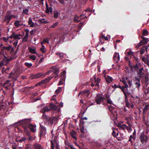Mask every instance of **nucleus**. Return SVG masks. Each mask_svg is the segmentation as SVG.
<instances>
[{"instance_id":"nucleus-17","label":"nucleus","mask_w":149,"mask_h":149,"mask_svg":"<svg viewBox=\"0 0 149 149\" xmlns=\"http://www.w3.org/2000/svg\"><path fill=\"white\" fill-rule=\"evenodd\" d=\"M52 78V77H49L48 78H46L45 80L41 81L40 82L38 83V85H40L42 84H45L47 82H48Z\"/></svg>"},{"instance_id":"nucleus-35","label":"nucleus","mask_w":149,"mask_h":149,"mask_svg":"<svg viewBox=\"0 0 149 149\" xmlns=\"http://www.w3.org/2000/svg\"><path fill=\"white\" fill-rule=\"evenodd\" d=\"M28 49L30 52L33 54H36V52L35 49L31 48V47H28Z\"/></svg>"},{"instance_id":"nucleus-41","label":"nucleus","mask_w":149,"mask_h":149,"mask_svg":"<svg viewBox=\"0 0 149 149\" xmlns=\"http://www.w3.org/2000/svg\"><path fill=\"white\" fill-rule=\"evenodd\" d=\"M56 54L60 57H63L64 56V54L63 52H57Z\"/></svg>"},{"instance_id":"nucleus-29","label":"nucleus","mask_w":149,"mask_h":149,"mask_svg":"<svg viewBox=\"0 0 149 149\" xmlns=\"http://www.w3.org/2000/svg\"><path fill=\"white\" fill-rule=\"evenodd\" d=\"M106 98L107 99V103L109 104H111L112 103V101L111 100L109 96L107 95H106Z\"/></svg>"},{"instance_id":"nucleus-21","label":"nucleus","mask_w":149,"mask_h":149,"mask_svg":"<svg viewBox=\"0 0 149 149\" xmlns=\"http://www.w3.org/2000/svg\"><path fill=\"white\" fill-rule=\"evenodd\" d=\"M17 57V56L15 54L13 53L12 54L10 57L9 58H7L9 62L10 61L15 59Z\"/></svg>"},{"instance_id":"nucleus-15","label":"nucleus","mask_w":149,"mask_h":149,"mask_svg":"<svg viewBox=\"0 0 149 149\" xmlns=\"http://www.w3.org/2000/svg\"><path fill=\"white\" fill-rule=\"evenodd\" d=\"M114 60L116 63H117L120 60L119 55L118 53H116L113 55Z\"/></svg>"},{"instance_id":"nucleus-11","label":"nucleus","mask_w":149,"mask_h":149,"mask_svg":"<svg viewBox=\"0 0 149 149\" xmlns=\"http://www.w3.org/2000/svg\"><path fill=\"white\" fill-rule=\"evenodd\" d=\"M14 24L17 28H19L23 25V24L22 23L21 21L16 20L15 21Z\"/></svg>"},{"instance_id":"nucleus-43","label":"nucleus","mask_w":149,"mask_h":149,"mask_svg":"<svg viewBox=\"0 0 149 149\" xmlns=\"http://www.w3.org/2000/svg\"><path fill=\"white\" fill-rule=\"evenodd\" d=\"M50 106L51 107V109H52L54 110H56L57 108V106L53 104L50 105Z\"/></svg>"},{"instance_id":"nucleus-64","label":"nucleus","mask_w":149,"mask_h":149,"mask_svg":"<svg viewBox=\"0 0 149 149\" xmlns=\"http://www.w3.org/2000/svg\"><path fill=\"white\" fill-rule=\"evenodd\" d=\"M147 58H145V57H143L142 58V60L143 61L146 63V62H147L146 60Z\"/></svg>"},{"instance_id":"nucleus-52","label":"nucleus","mask_w":149,"mask_h":149,"mask_svg":"<svg viewBox=\"0 0 149 149\" xmlns=\"http://www.w3.org/2000/svg\"><path fill=\"white\" fill-rule=\"evenodd\" d=\"M94 81L95 82H98L99 83L101 81V79L99 77L96 79L95 77H94Z\"/></svg>"},{"instance_id":"nucleus-47","label":"nucleus","mask_w":149,"mask_h":149,"mask_svg":"<svg viewBox=\"0 0 149 149\" xmlns=\"http://www.w3.org/2000/svg\"><path fill=\"white\" fill-rule=\"evenodd\" d=\"M108 108L111 113H113L114 108L112 106L110 105L108 107Z\"/></svg>"},{"instance_id":"nucleus-28","label":"nucleus","mask_w":149,"mask_h":149,"mask_svg":"<svg viewBox=\"0 0 149 149\" xmlns=\"http://www.w3.org/2000/svg\"><path fill=\"white\" fill-rule=\"evenodd\" d=\"M51 141H53V146H54V144H56V149H60L59 147V145H58V144L57 143V142H56V140H55V139H54V141H53L52 140H51V146H52ZM51 148H52L51 146ZM51 149H52V148H51Z\"/></svg>"},{"instance_id":"nucleus-36","label":"nucleus","mask_w":149,"mask_h":149,"mask_svg":"<svg viewBox=\"0 0 149 149\" xmlns=\"http://www.w3.org/2000/svg\"><path fill=\"white\" fill-rule=\"evenodd\" d=\"M28 36L29 34H28L27 33L25 35L23 38L22 41V42H26L27 41Z\"/></svg>"},{"instance_id":"nucleus-45","label":"nucleus","mask_w":149,"mask_h":149,"mask_svg":"<svg viewBox=\"0 0 149 149\" xmlns=\"http://www.w3.org/2000/svg\"><path fill=\"white\" fill-rule=\"evenodd\" d=\"M112 134L113 136L115 137H116L118 135V132H116L115 130H113L112 132Z\"/></svg>"},{"instance_id":"nucleus-51","label":"nucleus","mask_w":149,"mask_h":149,"mask_svg":"<svg viewBox=\"0 0 149 149\" xmlns=\"http://www.w3.org/2000/svg\"><path fill=\"white\" fill-rule=\"evenodd\" d=\"M29 10L27 8H25L23 10V13L28 15Z\"/></svg>"},{"instance_id":"nucleus-46","label":"nucleus","mask_w":149,"mask_h":149,"mask_svg":"<svg viewBox=\"0 0 149 149\" xmlns=\"http://www.w3.org/2000/svg\"><path fill=\"white\" fill-rule=\"evenodd\" d=\"M80 17H78L77 15H76L74 17V21L76 22H78L80 21L79 19Z\"/></svg>"},{"instance_id":"nucleus-59","label":"nucleus","mask_w":149,"mask_h":149,"mask_svg":"<svg viewBox=\"0 0 149 149\" xmlns=\"http://www.w3.org/2000/svg\"><path fill=\"white\" fill-rule=\"evenodd\" d=\"M69 147L71 149H76V148H74L73 147V146L72 145H69ZM65 149H68V148L67 147H65Z\"/></svg>"},{"instance_id":"nucleus-10","label":"nucleus","mask_w":149,"mask_h":149,"mask_svg":"<svg viewBox=\"0 0 149 149\" xmlns=\"http://www.w3.org/2000/svg\"><path fill=\"white\" fill-rule=\"evenodd\" d=\"M144 96L146 99L149 98V87L148 88H144Z\"/></svg>"},{"instance_id":"nucleus-18","label":"nucleus","mask_w":149,"mask_h":149,"mask_svg":"<svg viewBox=\"0 0 149 149\" xmlns=\"http://www.w3.org/2000/svg\"><path fill=\"white\" fill-rule=\"evenodd\" d=\"M33 149H43V147L38 143H35L33 145Z\"/></svg>"},{"instance_id":"nucleus-12","label":"nucleus","mask_w":149,"mask_h":149,"mask_svg":"<svg viewBox=\"0 0 149 149\" xmlns=\"http://www.w3.org/2000/svg\"><path fill=\"white\" fill-rule=\"evenodd\" d=\"M51 109V107L50 105L48 106H46L42 108L40 110V112L42 113H45V112H48L50 111Z\"/></svg>"},{"instance_id":"nucleus-50","label":"nucleus","mask_w":149,"mask_h":149,"mask_svg":"<svg viewBox=\"0 0 149 149\" xmlns=\"http://www.w3.org/2000/svg\"><path fill=\"white\" fill-rule=\"evenodd\" d=\"M24 65L29 68H30L32 65V64L31 63L28 62H25L24 63Z\"/></svg>"},{"instance_id":"nucleus-26","label":"nucleus","mask_w":149,"mask_h":149,"mask_svg":"<svg viewBox=\"0 0 149 149\" xmlns=\"http://www.w3.org/2000/svg\"><path fill=\"white\" fill-rule=\"evenodd\" d=\"M1 62L4 65H7L9 63L7 58L3 59Z\"/></svg>"},{"instance_id":"nucleus-60","label":"nucleus","mask_w":149,"mask_h":149,"mask_svg":"<svg viewBox=\"0 0 149 149\" xmlns=\"http://www.w3.org/2000/svg\"><path fill=\"white\" fill-rule=\"evenodd\" d=\"M127 53L128 55H132V56H134L133 52L131 51H129Z\"/></svg>"},{"instance_id":"nucleus-6","label":"nucleus","mask_w":149,"mask_h":149,"mask_svg":"<svg viewBox=\"0 0 149 149\" xmlns=\"http://www.w3.org/2000/svg\"><path fill=\"white\" fill-rule=\"evenodd\" d=\"M90 94V91L88 90L81 92L79 94V96L80 95L81 97H84L85 98H87Z\"/></svg>"},{"instance_id":"nucleus-1","label":"nucleus","mask_w":149,"mask_h":149,"mask_svg":"<svg viewBox=\"0 0 149 149\" xmlns=\"http://www.w3.org/2000/svg\"><path fill=\"white\" fill-rule=\"evenodd\" d=\"M31 120L29 119H25L21 121V123L23 124L22 127L24 129V131L29 137H31L30 135L29 129L33 132H34L36 131V125H32L29 122Z\"/></svg>"},{"instance_id":"nucleus-37","label":"nucleus","mask_w":149,"mask_h":149,"mask_svg":"<svg viewBox=\"0 0 149 149\" xmlns=\"http://www.w3.org/2000/svg\"><path fill=\"white\" fill-rule=\"evenodd\" d=\"M38 22H39V23L40 24H47L48 23V22L46 21H45V19H39L38 20Z\"/></svg>"},{"instance_id":"nucleus-5","label":"nucleus","mask_w":149,"mask_h":149,"mask_svg":"<svg viewBox=\"0 0 149 149\" xmlns=\"http://www.w3.org/2000/svg\"><path fill=\"white\" fill-rule=\"evenodd\" d=\"M105 99V98L102 97L101 95L97 94L95 97V101L97 104H100L102 102H103Z\"/></svg>"},{"instance_id":"nucleus-57","label":"nucleus","mask_w":149,"mask_h":149,"mask_svg":"<svg viewBox=\"0 0 149 149\" xmlns=\"http://www.w3.org/2000/svg\"><path fill=\"white\" fill-rule=\"evenodd\" d=\"M127 123L129 125V126L128 127V129H127V130L128 131H130L131 130H132V129H131V127H132V125H131L129 123Z\"/></svg>"},{"instance_id":"nucleus-8","label":"nucleus","mask_w":149,"mask_h":149,"mask_svg":"<svg viewBox=\"0 0 149 149\" xmlns=\"http://www.w3.org/2000/svg\"><path fill=\"white\" fill-rule=\"evenodd\" d=\"M140 139L141 142L142 143L147 142L148 140V137L144 134V132L141 133L140 136Z\"/></svg>"},{"instance_id":"nucleus-25","label":"nucleus","mask_w":149,"mask_h":149,"mask_svg":"<svg viewBox=\"0 0 149 149\" xmlns=\"http://www.w3.org/2000/svg\"><path fill=\"white\" fill-rule=\"evenodd\" d=\"M26 140V139L25 137H22L21 138L18 137L16 139L15 141L16 142H20L22 141H24Z\"/></svg>"},{"instance_id":"nucleus-42","label":"nucleus","mask_w":149,"mask_h":149,"mask_svg":"<svg viewBox=\"0 0 149 149\" xmlns=\"http://www.w3.org/2000/svg\"><path fill=\"white\" fill-rule=\"evenodd\" d=\"M47 120L48 121V122L49 124H50L51 125L52 124L53 121V120L52 118L49 117L48 118H47Z\"/></svg>"},{"instance_id":"nucleus-48","label":"nucleus","mask_w":149,"mask_h":149,"mask_svg":"<svg viewBox=\"0 0 149 149\" xmlns=\"http://www.w3.org/2000/svg\"><path fill=\"white\" fill-rule=\"evenodd\" d=\"M43 113L42 115V119H46L47 120V119L49 117H48L45 114V113Z\"/></svg>"},{"instance_id":"nucleus-40","label":"nucleus","mask_w":149,"mask_h":149,"mask_svg":"<svg viewBox=\"0 0 149 149\" xmlns=\"http://www.w3.org/2000/svg\"><path fill=\"white\" fill-rule=\"evenodd\" d=\"M40 50L43 53H45L46 51V49L45 48V46L43 45H42V47L40 48Z\"/></svg>"},{"instance_id":"nucleus-3","label":"nucleus","mask_w":149,"mask_h":149,"mask_svg":"<svg viewBox=\"0 0 149 149\" xmlns=\"http://www.w3.org/2000/svg\"><path fill=\"white\" fill-rule=\"evenodd\" d=\"M49 72L50 71L46 73H39L36 74H31V78L32 79H33L41 78H44L45 77L47 74H49Z\"/></svg>"},{"instance_id":"nucleus-19","label":"nucleus","mask_w":149,"mask_h":149,"mask_svg":"<svg viewBox=\"0 0 149 149\" xmlns=\"http://www.w3.org/2000/svg\"><path fill=\"white\" fill-rule=\"evenodd\" d=\"M149 109V104H146L143 109V115L146 114Z\"/></svg>"},{"instance_id":"nucleus-62","label":"nucleus","mask_w":149,"mask_h":149,"mask_svg":"<svg viewBox=\"0 0 149 149\" xmlns=\"http://www.w3.org/2000/svg\"><path fill=\"white\" fill-rule=\"evenodd\" d=\"M43 41L44 42H47V43H49V38H45L43 40Z\"/></svg>"},{"instance_id":"nucleus-24","label":"nucleus","mask_w":149,"mask_h":149,"mask_svg":"<svg viewBox=\"0 0 149 149\" xmlns=\"http://www.w3.org/2000/svg\"><path fill=\"white\" fill-rule=\"evenodd\" d=\"M28 24L30 25V27H33L34 26V23L32 21V20L31 17L29 18L28 21Z\"/></svg>"},{"instance_id":"nucleus-32","label":"nucleus","mask_w":149,"mask_h":149,"mask_svg":"<svg viewBox=\"0 0 149 149\" xmlns=\"http://www.w3.org/2000/svg\"><path fill=\"white\" fill-rule=\"evenodd\" d=\"M146 51V49L145 46H143L140 49V54L142 55Z\"/></svg>"},{"instance_id":"nucleus-49","label":"nucleus","mask_w":149,"mask_h":149,"mask_svg":"<svg viewBox=\"0 0 149 149\" xmlns=\"http://www.w3.org/2000/svg\"><path fill=\"white\" fill-rule=\"evenodd\" d=\"M62 90V88L61 87H58V88L56 89L55 91V93L57 94L59 93H60Z\"/></svg>"},{"instance_id":"nucleus-30","label":"nucleus","mask_w":149,"mask_h":149,"mask_svg":"<svg viewBox=\"0 0 149 149\" xmlns=\"http://www.w3.org/2000/svg\"><path fill=\"white\" fill-rule=\"evenodd\" d=\"M6 107L5 105L3 104L2 102H0V110H6Z\"/></svg>"},{"instance_id":"nucleus-23","label":"nucleus","mask_w":149,"mask_h":149,"mask_svg":"<svg viewBox=\"0 0 149 149\" xmlns=\"http://www.w3.org/2000/svg\"><path fill=\"white\" fill-rule=\"evenodd\" d=\"M13 36L14 38L15 39H20L21 38V35L20 34H17L15 33H13Z\"/></svg>"},{"instance_id":"nucleus-56","label":"nucleus","mask_w":149,"mask_h":149,"mask_svg":"<svg viewBox=\"0 0 149 149\" xmlns=\"http://www.w3.org/2000/svg\"><path fill=\"white\" fill-rule=\"evenodd\" d=\"M143 45L140 42L138 44L135 45V47L137 48H139L141 46Z\"/></svg>"},{"instance_id":"nucleus-58","label":"nucleus","mask_w":149,"mask_h":149,"mask_svg":"<svg viewBox=\"0 0 149 149\" xmlns=\"http://www.w3.org/2000/svg\"><path fill=\"white\" fill-rule=\"evenodd\" d=\"M135 84L136 85V87L138 88H139L141 86L140 82L139 81L136 82Z\"/></svg>"},{"instance_id":"nucleus-38","label":"nucleus","mask_w":149,"mask_h":149,"mask_svg":"<svg viewBox=\"0 0 149 149\" xmlns=\"http://www.w3.org/2000/svg\"><path fill=\"white\" fill-rule=\"evenodd\" d=\"M148 34V32L146 29L143 30L142 32V35L144 36H147Z\"/></svg>"},{"instance_id":"nucleus-2","label":"nucleus","mask_w":149,"mask_h":149,"mask_svg":"<svg viewBox=\"0 0 149 149\" xmlns=\"http://www.w3.org/2000/svg\"><path fill=\"white\" fill-rule=\"evenodd\" d=\"M11 11L8 10L6 12V15L4 17L3 21L6 22L7 24L9 22L12 18H16V16L13 15H11Z\"/></svg>"},{"instance_id":"nucleus-27","label":"nucleus","mask_w":149,"mask_h":149,"mask_svg":"<svg viewBox=\"0 0 149 149\" xmlns=\"http://www.w3.org/2000/svg\"><path fill=\"white\" fill-rule=\"evenodd\" d=\"M126 80L129 84L130 87H131L132 85V79L131 78L127 77H126Z\"/></svg>"},{"instance_id":"nucleus-31","label":"nucleus","mask_w":149,"mask_h":149,"mask_svg":"<svg viewBox=\"0 0 149 149\" xmlns=\"http://www.w3.org/2000/svg\"><path fill=\"white\" fill-rule=\"evenodd\" d=\"M126 79H125L124 77H123L122 80L121 81L124 84L125 86V87L127 88L128 87V86L127 84V82L126 81Z\"/></svg>"},{"instance_id":"nucleus-39","label":"nucleus","mask_w":149,"mask_h":149,"mask_svg":"<svg viewBox=\"0 0 149 149\" xmlns=\"http://www.w3.org/2000/svg\"><path fill=\"white\" fill-rule=\"evenodd\" d=\"M59 15V13L57 10L54 11V17L56 18H58Z\"/></svg>"},{"instance_id":"nucleus-53","label":"nucleus","mask_w":149,"mask_h":149,"mask_svg":"<svg viewBox=\"0 0 149 149\" xmlns=\"http://www.w3.org/2000/svg\"><path fill=\"white\" fill-rule=\"evenodd\" d=\"M58 22H56L55 23H54V24H53V25H51L50 27V28H54L56 26H57L58 25Z\"/></svg>"},{"instance_id":"nucleus-63","label":"nucleus","mask_w":149,"mask_h":149,"mask_svg":"<svg viewBox=\"0 0 149 149\" xmlns=\"http://www.w3.org/2000/svg\"><path fill=\"white\" fill-rule=\"evenodd\" d=\"M9 80H7L3 84V86H5L6 85V84H8L9 83Z\"/></svg>"},{"instance_id":"nucleus-4","label":"nucleus","mask_w":149,"mask_h":149,"mask_svg":"<svg viewBox=\"0 0 149 149\" xmlns=\"http://www.w3.org/2000/svg\"><path fill=\"white\" fill-rule=\"evenodd\" d=\"M39 134L40 139L44 137L47 133L46 128L41 125H40Z\"/></svg>"},{"instance_id":"nucleus-61","label":"nucleus","mask_w":149,"mask_h":149,"mask_svg":"<svg viewBox=\"0 0 149 149\" xmlns=\"http://www.w3.org/2000/svg\"><path fill=\"white\" fill-rule=\"evenodd\" d=\"M9 38H7L5 37H2V39L5 42H7L8 39Z\"/></svg>"},{"instance_id":"nucleus-44","label":"nucleus","mask_w":149,"mask_h":149,"mask_svg":"<svg viewBox=\"0 0 149 149\" xmlns=\"http://www.w3.org/2000/svg\"><path fill=\"white\" fill-rule=\"evenodd\" d=\"M66 71L65 70H63L61 73V77L63 79H64L65 77Z\"/></svg>"},{"instance_id":"nucleus-22","label":"nucleus","mask_w":149,"mask_h":149,"mask_svg":"<svg viewBox=\"0 0 149 149\" xmlns=\"http://www.w3.org/2000/svg\"><path fill=\"white\" fill-rule=\"evenodd\" d=\"M144 69L143 68H140L138 71V74L139 75V77L140 78L144 74Z\"/></svg>"},{"instance_id":"nucleus-55","label":"nucleus","mask_w":149,"mask_h":149,"mask_svg":"<svg viewBox=\"0 0 149 149\" xmlns=\"http://www.w3.org/2000/svg\"><path fill=\"white\" fill-rule=\"evenodd\" d=\"M36 56L35 55H31V56H30L29 57V58L33 60H36Z\"/></svg>"},{"instance_id":"nucleus-9","label":"nucleus","mask_w":149,"mask_h":149,"mask_svg":"<svg viewBox=\"0 0 149 149\" xmlns=\"http://www.w3.org/2000/svg\"><path fill=\"white\" fill-rule=\"evenodd\" d=\"M5 50L8 51H10V53H11L13 51L14 49L12 46L9 45L7 47H3L1 49L2 52H4Z\"/></svg>"},{"instance_id":"nucleus-34","label":"nucleus","mask_w":149,"mask_h":149,"mask_svg":"<svg viewBox=\"0 0 149 149\" xmlns=\"http://www.w3.org/2000/svg\"><path fill=\"white\" fill-rule=\"evenodd\" d=\"M59 70L57 68H54L53 70V72L54 74L56 75V77L58 76V74L59 73Z\"/></svg>"},{"instance_id":"nucleus-14","label":"nucleus","mask_w":149,"mask_h":149,"mask_svg":"<svg viewBox=\"0 0 149 149\" xmlns=\"http://www.w3.org/2000/svg\"><path fill=\"white\" fill-rule=\"evenodd\" d=\"M120 89L121 90V91L123 92L125 97H127V96L129 95L128 93L126 92V91L127 89V88H126L125 87V86H121V88H120Z\"/></svg>"},{"instance_id":"nucleus-33","label":"nucleus","mask_w":149,"mask_h":149,"mask_svg":"<svg viewBox=\"0 0 149 149\" xmlns=\"http://www.w3.org/2000/svg\"><path fill=\"white\" fill-rule=\"evenodd\" d=\"M71 136L74 139L77 140V138L76 136V132L74 131H72L70 133Z\"/></svg>"},{"instance_id":"nucleus-13","label":"nucleus","mask_w":149,"mask_h":149,"mask_svg":"<svg viewBox=\"0 0 149 149\" xmlns=\"http://www.w3.org/2000/svg\"><path fill=\"white\" fill-rule=\"evenodd\" d=\"M141 37L143 40L140 41V42L142 44V45H144L146 44L149 41L148 39V38H145L142 36Z\"/></svg>"},{"instance_id":"nucleus-16","label":"nucleus","mask_w":149,"mask_h":149,"mask_svg":"<svg viewBox=\"0 0 149 149\" xmlns=\"http://www.w3.org/2000/svg\"><path fill=\"white\" fill-rule=\"evenodd\" d=\"M117 127L120 128V129L125 130V129H126L127 130L128 129V126L125 124H121L120 123H119L117 125Z\"/></svg>"},{"instance_id":"nucleus-54","label":"nucleus","mask_w":149,"mask_h":149,"mask_svg":"<svg viewBox=\"0 0 149 149\" xmlns=\"http://www.w3.org/2000/svg\"><path fill=\"white\" fill-rule=\"evenodd\" d=\"M112 87L113 88H121V86L120 85H117L116 84H115L113 86H112Z\"/></svg>"},{"instance_id":"nucleus-20","label":"nucleus","mask_w":149,"mask_h":149,"mask_svg":"<svg viewBox=\"0 0 149 149\" xmlns=\"http://www.w3.org/2000/svg\"><path fill=\"white\" fill-rule=\"evenodd\" d=\"M46 12L48 13H51L52 12V8L51 7H49L48 4L47 3H46Z\"/></svg>"},{"instance_id":"nucleus-7","label":"nucleus","mask_w":149,"mask_h":149,"mask_svg":"<svg viewBox=\"0 0 149 149\" xmlns=\"http://www.w3.org/2000/svg\"><path fill=\"white\" fill-rule=\"evenodd\" d=\"M102 74L104 75L105 80L107 83H110L113 81V79L112 77L106 75L105 70L103 71Z\"/></svg>"}]
</instances>
